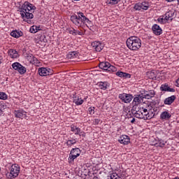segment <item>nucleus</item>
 <instances>
[{
	"label": "nucleus",
	"mask_w": 179,
	"mask_h": 179,
	"mask_svg": "<svg viewBox=\"0 0 179 179\" xmlns=\"http://www.w3.org/2000/svg\"><path fill=\"white\" fill-rule=\"evenodd\" d=\"M35 9L36 6H33L29 1H25L18 7V12L21 15V17L24 19V22H27L26 20L33 19L34 17L33 13Z\"/></svg>",
	"instance_id": "f257e3e1"
},
{
	"label": "nucleus",
	"mask_w": 179,
	"mask_h": 179,
	"mask_svg": "<svg viewBox=\"0 0 179 179\" xmlns=\"http://www.w3.org/2000/svg\"><path fill=\"white\" fill-rule=\"evenodd\" d=\"M71 21L73 23V24H76V26H78V27H80L85 23H87L88 24H90L91 23L89 18L86 17V16H85L82 12H78L77 13V15H72L71 17Z\"/></svg>",
	"instance_id": "f03ea898"
},
{
	"label": "nucleus",
	"mask_w": 179,
	"mask_h": 179,
	"mask_svg": "<svg viewBox=\"0 0 179 179\" xmlns=\"http://www.w3.org/2000/svg\"><path fill=\"white\" fill-rule=\"evenodd\" d=\"M126 44L131 51H138L142 47V41L137 36H130L127 38Z\"/></svg>",
	"instance_id": "7ed1b4c3"
},
{
	"label": "nucleus",
	"mask_w": 179,
	"mask_h": 179,
	"mask_svg": "<svg viewBox=\"0 0 179 179\" xmlns=\"http://www.w3.org/2000/svg\"><path fill=\"white\" fill-rule=\"evenodd\" d=\"M20 173V167L19 165L15 164L11 166L10 168V173L6 174L8 178L13 179L16 178Z\"/></svg>",
	"instance_id": "20e7f679"
},
{
	"label": "nucleus",
	"mask_w": 179,
	"mask_h": 179,
	"mask_svg": "<svg viewBox=\"0 0 179 179\" xmlns=\"http://www.w3.org/2000/svg\"><path fill=\"white\" fill-rule=\"evenodd\" d=\"M135 117L136 118H140L141 120H152L153 118L151 115H149L144 108H140L138 110H136L135 113Z\"/></svg>",
	"instance_id": "39448f33"
},
{
	"label": "nucleus",
	"mask_w": 179,
	"mask_h": 179,
	"mask_svg": "<svg viewBox=\"0 0 179 179\" xmlns=\"http://www.w3.org/2000/svg\"><path fill=\"white\" fill-rule=\"evenodd\" d=\"M99 67L103 71H108V72H117V68L111 65L108 62L99 63Z\"/></svg>",
	"instance_id": "423d86ee"
},
{
	"label": "nucleus",
	"mask_w": 179,
	"mask_h": 179,
	"mask_svg": "<svg viewBox=\"0 0 179 179\" xmlns=\"http://www.w3.org/2000/svg\"><path fill=\"white\" fill-rule=\"evenodd\" d=\"M79 156H80V150L78 148H73L69 154V163H72V162H73L76 157H79Z\"/></svg>",
	"instance_id": "0eeeda50"
},
{
	"label": "nucleus",
	"mask_w": 179,
	"mask_h": 179,
	"mask_svg": "<svg viewBox=\"0 0 179 179\" xmlns=\"http://www.w3.org/2000/svg\"><path fill=\"white\" fill-rule=\"evenodd\" d=\"M12 67L15 69V71H17L20 75H24L26 72V67L23 66L19 62H15L12 64Z\"/></svg>",
	"instance_id": "6e6552de"
},
{
	"label": "nucleus",
	"mask_w": 179,
	"mask_h": 179,
	"mask_svg": "<svg viewBox=\"0 0 179 179\" xmlns=\"http://www.w3.org/2000/svg\"><path fill=\"white\" fill-rule=\"evenodd\" d=\"M119 99L123 101V103H131L132 101V99H134V96L131 94H120L119 95Z\"/></svg>",
	"instance_id": "1a4fd4ad"
},
{
	"label": "nucleus",
	"mask_w": 179,
	"mask_h": 179,
	"mask_svg": "<svg viewBox=\"0 0 179 179\" xmlns=\"http://www.w3.org/2000/svg\"><path fill=\"white\" fill-rule=\"evenodd\" d=\"M13 114L15 118H20L21 120H23V118H26L27 117V113L23 109L15 110Z\"/></svg>",
	"instance_id": "9d476101"
},
{
	"label": "nucleus",
	"mask_w": 179,
	"mask_h": 179,
	"mask_svg": "<svg viewBox=\"0 0 179 179\" xmlns=\"http://www.w3.org/2000/svg\"><path fill=\"white\" fill-rule=\"evenodd\" d=\"M40 76H48L52 75V70L48 68H41L38 69Z\"/></svg>",
	"instance_id": "9b49d317"
},
{
	"label": "nucleus",
	"mask_w": 179,
	"mask_h": 179,
	"mask_svg": "<svg viewBox=\"0 0 179 179\" xmlns=\"http://www.w3.org/2000/svg\"><path fill=\"white\" fill-rule=\"evenodd\" d=\"M143 109L145 110V111L148 112L149 115H151L152 118L156 115V113H155V108H153V105L151 103H148L145 107H143Z\"/></svg>",
	"instance_id": "f8f14e48"
},
{
	"label": "nucleus",
	"mask_w": 179,
	"mask_h": 179,
	"mask_svg": "<svg viewBox=\"0 0 179 179\" xmlns=\"http://www.w3.org/2000/svg\"><path fill=\"white\" fill-rule=\"evenodd\" d=\"M92 47L95 49V51L100 52L104 48V45L100 43V41H94L92 43Z\"/></svg>",
	"instance_id": "ddd939ff"
},
{
	"label": "nucleus",
	"mask_w": 179,
	"mask_h": 179,
	"mask_svg": "<svg viewBox=\"0 0 179 179\" xmlns=\"http://www.w3.org/2000/svg\"><path fill=\"white\" fill-rule=\"evenodd\" d=\"M143 101V96L138 94L136 95L133 99V106H139Z\"/></svg>",
	"instance_id": "4468645a"
},
{
	"label": "nucleus",
	"mask_w": 179,
	"mask_h": 179,
	"mask_svg": "<svg viewBox=\"0 0 179 179\" xmlns=\"http://www.w3.org/2000/svg\"><path fill=\"white\" fill-rule=\"evenodd\" d=\"M152 30L156 36H160V34L163 33V30H162V28H160V26L157 25V24H155L152 26Z\"/></svg>",
	"instance_id": "2eb2a0df"
},
{
	"label": "nucleus",
	"mask_w": 179,
	"mask_h": 179,
	"mask_svg": "<svg viewBox=\"0 0 179 179\" xmlns=\"http://www.w3.org/2000/svg\"><path fill=\"white\" fill-rule=\"evenodd\" d=\"M176 99L177 97L175 95H172L171 96H169L168 98H166L164 101V103L166 106H171L174 101H176Z\"/></svg>",
	"instance_id": "dca6fc26"
},
{
	"label": "nucleus",
	"mask_w": 179,
	"mask_h": 179,
	"mask_svg": "<svg viewBox=\"0 0 179 179\" xmlns=\"http://www.w3.org/2000/svg\"><path fill=\"white\" fill-rule=\"evenodd\" d=\"M160 90L161 92H176V90L174 88H170V87L169 86V84L167 83L162 84L160 87Z\"/></svg>",
	"instance_id": "f3484780"
},
{
	"label": "nucleus",
	"mask_w": 179,
	"mask_h": 179,
	"mask_svg": "<svg viewBox=\"0 0 179 179\" xmlns=\"http://www.w3.org/2000/svg\"><path fill=\"white\" fill-rule=\"evenodd\" d=\"M118 141L123 145H128L130 142V138L127 135H122L120 137Z\"/></svg>",
	"instance_id": "a211bd4d"
},
{
	"label": "nucleus",
	"mask_w": 179,
	"mask_h": 179,
	"mask_svg": "<svg viewBox=\"0 0 179 179\" xmlns=\"http://www.w3.org/2000/svg\"><path fill=\"white\" fill-rule=\"evenodd\" d=\"M171 118V114L169 111H164L160 115V119L164 121H169Z\"/></svg>",
	"instance_id": "6ab92c4d"
},
{
	"label": "nucleus",
	"mask_w": 179,
	"mask_h": 179,
	"mask_svg": "<svg viewBox=\"0 0 179 179\" xmlns=\"http://www.w3.org/2000/svg\"><path fill=\"white\" fill-rule=\"evenodd\" d=\"M110 179H122V173L117 171L116 172H114L112 174H110Z\"/></svg>",
	"instance_id": "aec40b11"
},
{
	"label": "nucleus",
	"mask_w": 179,
	"mask_h": 179,
	"mask_svg": "<svg viewBox=\"0 0 179 179\" xmlns=\"http://www.w3.org/2000/svg\"><path fill=\"white\" fill-rule=\"evenodd\" d=\"M10 36H12V37H14L15 38H19V37H22L23 36V32H22V31H13L10 33Z\"/></svg>",
	"instance_id": "412c9836"
},
{
	"label": "nucleus",
	"mask_w": 179,
	"mask_h": 179,
	"mask_svg": "<svg viewBox=\"0 0 179 179\" xmlns=\"http://www.w3.org/2000/svg\"><path fill=\"white\" fill-rule=\"evenodd\" d=\"M8 55L10 58L15 59L19 57V54L16 50L10 49L8 50Z\"/></svg>",
	"instance_id": "4be33fe9"
},
{
	"label": "nucleus",
	"mask_w": 179,
	"mask_h": 179,
	"mask_svg": "<svg viewBox=\"0 0 179 179\" xmlns=\"http://www.w3.org/2000/svg\"><path fill=\"white\" fill-rule=\"evenodd\" d=\"M174 16H175L174 11H169V12L166 13V14H165V20H170L171 22V20H173V17H174Z\"/></svg>",
	"instance_id": "5701e85b"
},
{
	"label": "nucleus",
	"mask_w": 179,
	"mask_h": 179,
	"mask_svg": "<svg viewBox=\"0 0 179 179\" xmlns=\"http://www.w3.org/2000/svg\"><path fill=\"white\" fill-rule=\"evenodd\" d=\"M40 30H41V28L40 27V26H36V25L31 26L29 29L30 33H33L34 34L37 33V31H40Z\"/></svg>",
	"instance_id": "b1692460"
},
{
	"label": "nucleus",
	"mask_w": 179,
	"mask_h": 179,
	"mask_svg": "<svg viewBox=\"0 0 179 179\" xmlns=\"http://www.w3.org/2000/svg\"><path fill=\"white\" fill-rule=\"evenodd\" d=\"M73 103H75L76 106H82V104H83V99H82V98L75 96Z\"/></svg>",
	"instance_id": "393cba45"
},
{
	"label": "nucleus",
	"mask_w": 179,
	"mask_h": 179,
	"mask_svg": "<svg viewBox=\"0 0 179 179\" xmlns=\"http://www.w3.org/2000/svg\"><path fill=\"white\" fill-rule=\"evenodd\" d=\"M78 56L79 55L78 54V52L73 51L69 52V54L67 55V58H69V59H72L73 58H78Z\"/></svg>",
	"instance_id": "a878e982"
},
{
	"label": "nucleus",
	"mask_w": 179,
	"mask_h": 179,
	"mask_svg": "<svg viewBox=\"0 0 179 179\" xmlns=\"http://www.w3.org/2000/svg\"><path fill=\"white\" fill-rule=\"evenodd\" d=\"M99 89H102L103 90H106L107 87L108 86V83L107 82H100L98 83Z\"/></svg>",
	"instance_id": "bb28decb"
},
{
	"label": "nucleus",
	"mask_w": 179,
	"mask_h": 179,
	"mask_svg": "<svg viewBox=\"0 0 179 179\" xmlns=\"http://www.w3.org/2000/svg\"><path fill=\"white\" fill-rule=\"evenodd\" d=\"M71 131L75 134V135H79L80 134V128L76 126H71Z\"/></svg>",
	"instance_id": "cd10ccee"
},
{
	"label": "nucleus",
	"mask_w": 179,
	"mask_h": 179,
	"mask_svg": "<svg viewBox=\"0 0 179 179\" xmlns=\"http://www.w3.org/2000/svg\"><path fill=\"white\" fill-rule=\"evenodd\" d=\"M117 76H119V78H127V76H129V73L122 72V71H117L116 73Z\"/></svg>",
	"instance_id": "c85d7f7f"
},
{
	"label": "nucleus",
	"mask_w": 179,
	"mask_h": 179,
	"mask_svg": "<svg viewBox=\"0 0 179 179\" xmlns=\"http://www.w3.org/2000/svg\"><path fill=\"white\" fill-rule=\"evenodd\" d=\"M75 144H76V139L68 140L66 142V145H67V146H69V148H71V146H72V145H75Z\"/></svg>",
	"instance_id": "c756f323"
},
{
	"label": "nucleus",
	"mask_w": 179,
	"mask_h": 179,
	"mask_svg": "<svg viewBox=\"0 0 179 179\" xmlns=\"http://www.w3.org/2000/svg\"><path fill=\"white\" fill-rule=\"evenodd\" d=\"M141 9H143L144 10H148V9H149V3H148L147 2H143L141 3Z\"/></svg>",
	"instance_id": "7c9ffc66"
},
{
	"label": "nucleus",
	"mask_w": 179,
	"mask_h": 179,
	"mask_svg": "<svg viewBox=\"0 0 179 179\" xmlns=\"http://www.w3.org/2000/svg\"><path fill=\"white\" fill-rule=\"evenodd\" d=\"M8 99V95L6 93L0 92V100H7Z\"/></svg>",
	"instance_id": "2f4dec72"
},
{
	"label": "nucleus",
	"mask_w": 179,
	"mask_h": 179,
	"mask_svg": "<svg viewBox=\"0 0 179 179\" xmlns=\"http://www.w3.org/2000/svg\"><path fill=\"white\" fill-rule=\"evenodd\" d=\"M120 1L121 0H108L107 3H109L110 5H117V3Z\"/></svg>",
	"instance_id": "473e14b6"
},
{
	"label": "nucleus",
	"mask_w": 179,
	"mask_h": 179,
	"mask_svg": "<svg viewBox=\"0 0 179 179\" xmlns=\"http://www.w3.org/2000/svg\"><path fill=\"white\" fill-rule=\"evenodd\" d=\"M157 145V146H159V148H164V145H166V141L163 140H159L158 143H156Z\"/></svg>",
	"instance_id": "72a5a7b5"
},
{
	"label": "nucleus",
	"mask_w": 179,
	"mask_h": 179,
	"mask_svg": "<svg viewBox=\"0 0 179 179\" xmlns=\"http://www.w3.org/2000/svg\"><path fill=\"white\" fill-rule=\"evenodd\" d=\"M134 9H135V10H141L142 9L141 3H136L134 6Z\"/></svg>",
	"instance_id": "f704fd0d"
},
{
	"label": "nucleus",
	"mask_w": 179,
	"mask_h": 179,
	"mask_svg": "<svg viewBox=\"0 0 179 179\" xmlns=\"http://www.w3.org/2000/svg\"><path fill=\"white\" fill-rule=\"evenodd\" d=\"M166 17L164 18H162V17H159L158 18L157 21L159 22V23H161V24H163V23H166Z\"/></svg>",
	"instance_id": "c9c22d12"
},
{
	"label": "nucleus",
	"mask_w": 179,
	"mask_h": 179,
	"mask_svg": "<svg viewBox=\"0 0 179 179\" xmlns=\"http://www.w3.org/2000/svg\"><path fill=\"white\" fill-rule=\"evenodd\" d=\"M73 33H74V36H77V34H78L79 36H83V31H78V30L73 31Z\"/></svg>",
	"instance_id": "e433bc0d"
},
{
	"label": "nucleus",
	"mask_w": 179,
	"mask_h": 179,
	"mask_svg": "<svg viewBox=\"0 0 179 179\" xmlns=\"http://www.w3.org/2000/svg\"><path fill=\"white\" fill-rule=\"evenodd\" d=\"M88 111L91 115H93L94 114V108H89Z\"/></svg>",
	"instance_id": "4c0bfd02"
},
{
	"label": "nucleus",
	"mask_w": 179,
	"mask_h": 179,
	"mask_svg": "<svg viewBox=\"0 0 179 179\" xmlns=\"http://www.w3.org/2000/svg\"><path fill=\"white\" fill-rule=\"evenodd\" d=\"M32 64H38V59H37L34 56H32Z\"/></svg>",
	"instance_id": "58836bf2"
},
{
	"label": "nucleus",
	"mask_w": 179,
	"mask_h": 179,
	"mask_svg": "<svg viewBox=\"0 0 179 179\" xmlns=\"http://www.w3.org/2000/svg\"><path fill=\"white\" fill-rule=\"evenodd\" d=\"M99 122H100V120H99V119H95V120H94V122H93V124H94V125H97V124H99Z\"/></svg>",
	"instance_id": "ea45409f"
},
{
	"label": "nucleus",
	"mask_w": 179,
	"mask_h": 179,
	"mask_svg": "<svg viewBox=\"0 0 179 179\" xmlns=\"http://www.w3.org/2000/svg\"><path fill=\"white\" fill-rule=\"evenodd\" d=\"M78 135L79 136H83V138H85V136H86V134L83 131H80V134Z\"/></svg>",
	"instance_id": "a19ab883"
},
{
	"label": "nucleus",
	"mask_w": 179,
	"mask_h": 179,
	"mask_svg": "<svg viewBox=\"0 0 179 179\" xmlns=\"http://www.w3.org/2000/svg\"><path fill=\"white\" fill-rule=\"evenodd\" d=\"M73 31H76V29H71V30H70L69 31H70V34H73V36H75V33H73Z\"/></svg>",
	"instance_id": "79ce46f5"
},
{
	"label": "nucleus",
	"mask_w": 179,
	"mask_h": 179,
	"mask_svg": "<svg viewBox=\"0 0 179 179\" xmlns=\"http://www.w3.org/2000/svg\"><path fill=\"white\" fill-rule=\"evenodd\" d=\"M176 83L177 87H179V78L176 80Z\"/></svg>",
	"instance_id": "37998d69"
},
{
	"label": "nucleus",
	"mask_w": 179,
	"mask_h": 179,
	"mask_svg": "<svg viewBox=\"0 0 179 179\" xmlns=\"http://www.w3.org/2000/svg\"><path fill=\"white\" fill-rule=\"evenodd\" d=\"M134 122H135V118H133V119L131 120V124H134Z\"/></svg>",
	"instance_id": "c03bdc74"
},
{
	"label": "nucleus",
	"mask_w": 179,
	"mask_h": 179,
	"mask_svg": "<svg viewBox=\"0 0 179 179\" xmlns=\"http://www.w3.org/2000/svg\"><path fill=\"white\" fill-rule=\"evenodd\" d=\"M151 94H152V96H155V91H152Z\"/></svg>",
	"instance_id": "a18cd8bd"
},
{
	"label": "nucleus",
	"mask_w": 179,
	"mask_h": 179,
	"mask_svg": "<svg viewBox=\"0 0 179 179\" xmlns=\"http://www.w3.org/2000/svg\"><path fill=\"white\" fill-rule=\"evenodd\" d=\"M2 114H3V112H2V110L0 109V115H2Z\"/></svg>",
	"instance_id": "49530a36"
},
{
	"label": "nucleus",
	"mask_w": 179,
	"mask_h": 179,
	"mask_svg": "<svg viewBox=\"0 0 179 179\" xmlns=\"http://www.w3.org/2000/svg\"><path fill=\"white\" fill-rule=\"evenodd\" d=\"M167 1V2H173V1H174V0H166Z\"/></svg>",
	"instance_id": "de8ad7c7"
},
{
	"label": "nucleus",
	"mask_w": 179,
	"mask_h": 179,
	"mask_svg": "<svg viewBox=\"0 0 179 179\" xmlns=\"http://www.w3.org/2000/svg\"><path fill=\"white\" fill-rule=\"evenodd\" d=\"M2 59V57L0 56V64H1L2 62L1 60Z\"/></svg>",
	"instance_id": "09e8293b"
},
{
	"label": "nucleus",
	"mask_w": 179,
	"mask_h": 179,
	"mask_svg": "<svg viewBox=\"0 0 179 179\" xmlns=\"http://www.w3.org/2000/svg\"><path fill=\"white\" fill-rule=\"evenodd\" d=\"M73 1L77 2L78 1H80V0H72V2H73Z\"/></svg>",
	"instance_id": "8fccbe9b"
},
{
	"label": "nucleus",
	"mask_w": 179,
	"mask_h": 179,
	"mask_svg": "<svg viewBox=\"0 0 179 179\" xmlns=\"http://www.w3.org/2000/svg\"><path fill=\"white\" fill-rule=\"evenodd\" d=\"M178 3H179V0H178Z\"/></svg>",
	"instance_id": "3c124183"
}]
</instances>
